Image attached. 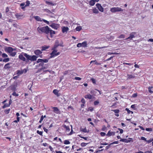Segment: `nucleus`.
I'll return each mask as SVG.
<instances>
[{
    "mask_svg": "<svg viewBox=\"0 0 153 153\" xmlns=\"http://www.w3.org/2000/svg\"><path fill=\"white\" fill-rule=\"evenodd\" d=\"M48 59H38L37 61V63H40L39 64L38 66H41V70H43L48 68V64H45L44 63H47L48 62Z\"/></svg>",
    "mask_w": 153,
    "mask_h": 153,
    "instance_id": "f257e3e1",
    "label": "nucleus"
},
{
    "mask_svg": "<svg viewBox=\"0 0 153 153\" xmlns=\"http://www.w3.org/2000/svg\"><path fill=\"white\" fill-rule=\"evenodd\" d=\"M50 28L48 26L40 27H39L37 28V30L39 32H40L44 33L47 34H49V31Z\"/></svg>",
    "mask_w": 153,
    "mask_h": 153,
    "instance_id": "f03ea898",
    "label": "nucleus"
},
{
    "mask_svg": "<svg viewBox=\"0 0 153 153\" xmlns=\"http://www.w3.org/2000/svg\"><path fill=\"white\" fill-rule=\"evenodd\" d=\"M52 50L53 51L52 52L50 53L51 56H50V58H52L53 57L56 56H57L60 54L59 52H57V51L56 50V49H54V48H52Z\"/></svg>",
    "mask_w": 153,
    "mask_h": 153,
    "instance_id": "7ed1b4c3",
    "label": "nucleus"
},
{
    "mask_svg": "<svg viewBox=\"0 0 153 153\" xmlns=\"http://www.w3.org/2000/svg\"><path fill=\"white\" fill-rule=\"evenodd\" d=\"M110 11L112 13H115L117 12H122L123 11V10L122 8L117 7H112L110 9Z\"/></svg>",
    "mask_w": 153,
    "mask_h": 153,
    "instance_id": "20e7f679",
    "label": "nucleus"
},
{
    "mask_svg": "<svg viewBox=\"0 0 153 153\" xmlns=\"http://www.w3.org/2000/svg\"><path fill=\"white\" fill-rule=\"evenodd\" d=\"M34 53L37 56H39V57L41 58L42 57V55L41 54L42 53V50L40 51L38 49L34 51Z\"/></svg>",
    "mask_w": 153,
    "mask_h": 153,
    "instance_id": "39448f33",
    "label": "nucleus"
},
{
    "mask_svg": "<svg viewBox=\"0 0 153 153\" xmlns=\"http://www.w3.org/2000/svg\"><path fill=\"white\" fill-rule=\"evenodd\" d=\"M24 56H25L26 58V62H28L29 60H30L31 56H30L26 53H22Z\"/></svg>",
    "mask_w": 153,
    "mask_h": 153,
    "instance_id": "423d86ee",
    "label": "nucleus"
},
{
    "mask_svg": "<svg viewBox=\"0 0 153 153\" xmlns=\"http://www.w3.org/2000/svg\"><path fill=\"white\" fill-rule=\"evenodd\" d=\"M59 102H62L63 104H67L68 101H66V99L64 97H62L61 98H59Z\"/></svg>",
    "mask_w": 153,
    "mask_h": 153,
    "instance_id": "0eeeda50",
    "label": "nucleus"
},
{
    "mask_svg": "<svg viewBox=\"0 0 153 153\" xmlns=\"http://www.w3.org/2000/svg\"><path fill=\"white\" fill-rule=\"evenodd\" d=\"M14 50H15V49H13L11 47H7L4 49V50L6 52L9 53L13 52Z\"/></svg>",
    "mask_w": 153,
    "mask_h": 153,
    "instance_id": "6e6552de",
    "label": "nucleus"
},
{
    "mask_svg": "<svg viewBox=\"0 0 153 153\" xmlns=\"http://www.w3.org/2000/svg\"><path fill=\"white\" fill-rule=\"evenodd\" d=\"M132 140V139L130 138H129L128 139H121L120 140V141L124 142L126 143H128L130 142Z\"/></svg>",
    "mask_w": 153,
    "mask_h": 153,
    "instance_id": "1a4fd4ad",
    "label": "nucleus"
},
{
    "mask_svg": "<svg viewBox=\"0 0 153 153\" xmlns=\"http://www.w3.org/2000/svg\"><path fill=\"white\" fill-rule=\"evenodd\" d=\"M27 70L26 69L23 70H18L17 71V74L19 75H21L23 74V73H26L27 72Z\"/></svg>",
    "mask_w": 153,
    "mask_h": 153,
    "instance_id": "9d476101",
    "label": "nucleus"
},
{
    "mask_svg": "<svg viewBox=\"0 0 153 153\" xmlns=\"http://www.w3.org/2000/svg\"><path fill=\"white\" fill-rule=\"evenodd\" d=\"M96 6L97 7L100 11L101 12H103V8L102 7L100 4L97 3L96 4Z\"/></svg>",
    "mask_w": 153,
    "mask_h": 153,
    "instance_id": "9b49d317",
    "label": "nucleus"
},
{
    "mask_svg": "<svg viewBox=\"0 0 153 153\" xmlns=\"http://www.w3.org/2000/svg\"><path fill=\"white\" fill-rule=\"evenodd\" d=\"M53 28L57 30L59 27V25L55 23H52L51 25H50Z\"/></svg>",
    "mask_w": 153,
    "mask_h": 153,
    "instance_id": "f8f14e48",
    "label": "nucleus"
},
{
    "mask_svg": "<svg viewBox=\"0 0 153 153\" xmlns=\"http://www.w3.org/2000/svg\"><path fill=\"white\" fill-rule=\"evenodd\" d=\"M24 56V55L22 54V53L21 54L19 55V58L23 61H25L26 62V59Z\"/></svg>",
    "mask_w": 153,
    "mask_h": 153,
    "instance_id": "ddd939ff",
    "label": "nucleus"
},
{
    "mask_svg": "<svg viewBox=\"0 0 153 153\" xmlns=\"http://www.w3.org/2000/svg\"><path fill=\"white\" fill-rule=\"evenodd\" d=\"M62 31L63 33H66L69 30V28L68 27L65 26L62 27Z\"/></svg>",
    "mask_w": 153,
    "mask_h": 153,
    "instance_id": "4468645a",
    "label": "nucleus"
},
{
    "mask_svg": "<svg viewBox=\"0 0 153 153\" xmlns=\"http://www.w3.org/2000/svg\"><path fill=\"white\" fill-rule=\"evenodd\" d=\"M59 46V41L58 40H56L54 45V46L53 48L54 49H56Z\"/></svg>",
    "mask_w": 153,
    "mask_h": 153,
    "instance_id": "2eb2a0df",
    "label": "nucleus"
},
{
    "mask_svg": "<svg viewBox=\"0 0 153 153\" xmlns=\"http://www.w3.org/2000/svg\"><path fill=\"white\" fill-rule=\"evenodd\" d=\"M39 57V56H36L35 55L31 56L30 61H35L36 60V59Z\"/></svg>",
    "mask_w": 153,
    "mask_h": 153,
    "instance_id": "dca6fc26",
    "label": "nucleus"
},
{
    "mask_svg": "<svg viewBox=\"0 0 153 153\" xmlns=\"http://www.w3.org/2000/svg\"><path fill=\"white\" fill-rule=\"evenodd\" d=\"M49 34L50 35L51 37L52 38L53 37V34H55V32L51 29H50L49 31Z\"/></svg>",
    "mask_w": 153,
    "mask_h": 153,
    "instance_id": "f3484780",
    "label": "nucleus"
},
{
    "mask_svg": "<svg viewBox=\"0 0 153 153\" xmlns=\"http://www.w3.org/2000/svg\"><path fill=\"white\" fill-rule=\"evenodd\" d=\"M127 75L128 76L127 79H133L135 77V76H134V75H133L128 74Z\"/></svg>",
    "mask_w": 153,
    "mask_h": 153,
    "instance_id": "a211bd4d",
    "label": "nucleus"
},
{
    "mask_svg": "<svg viewBox=\"0 0 153 153\" xmlns=\"http://www.w3.org/2000/svg\"><path fill=\"white\" fill-rule=\"evenodd\" d=\"M33 18L38 21H42V20H41V18L38 16H33Z\"/></svg>",
    "mask_w": 153,
    "mask_h": 153,
    "instance_id": "6ab92c4d",
    "label": "nucleus"
},
{
    "mask_svg": "<svg viewBox=\"0 0 153 153\" xmlns=\"http://www.w3.org/2000/svg\"><path fill=\"white\" fill-rule=\"evenodd\" d=\"M50 47V46H46L45 45L42 47V49L41 50L42 51H45L47 49H48Z\"/></svg>",
    "mask_w": 153,
    "mask_h": 153,
    "instance_id": "aec40b11",
    "label": "nucleus"
},
{
    "mask_svg": "<svg viewBox=\"0 0 153 153\" xmlns=\"http://www.w3.org/2000/svg\"><path fill=\"white\" fill-rule=\"evenodd\" d=\"M10 63H8L6 64L4 67V68L5 69H8L10 68V67L9 66Z\"/></svg>",
    "mask_w": 153,
    "mask_h": 153,
    "instance_id": "412c9836",
    "label": "nucleus"
},
{
    "mask_svg": "<svg viewBox=\"0 0 153 153\" xmlns=\"http://www.w3.org/2000/svg\"><path fill=\"white\" fill-rule=\"evenodd\" d=\"M92 96L90 94L86 95L85 96V98L86 99H91L92 98Z\"/></svg>",
    "mask_w": 153,
    "mask_h": 153,
    "instance_id": "4be33fe9",
    "label": "nucleus"
},
{
    "mask_svg": "<svg viewBox=\"0 0 153 153\" xmlns=\"http://www.w3.org/2000/svg\"><path fill=\"white\" fill-rule=\"evenodd\" d=\"M136 34V32H132L130 34V36L131 37V38L132 39L135 37V35Z\"/></svg>",
    "mask_w": 153,
    "mask_h": 153,
    "instance_id": "5701e85b",
    "label": "nucleus"
},
{
    "mask_svg": "<svg viewBox=\"0 0 153 153\" xmlns=\"http://www.w3.org/2000/svg\"><path fill=\"white\" fill-rule=\"evenodd\" d=\"M82 46L84 47H86L87 46V42L86 41L83 42L81 43Z\"/></svg>",
    "mask_w": 153,
    "mask_h": 153,
    "instance_id": "b1692460",
    "label": "nucleus"
},
{
    "mask_svg": "<svg viewBox=\"0 0 153 153\" xmlns=\"http://www.w3.org/2000/svg\"><path fill=\"white\" fill-rule=\"evenodd\" d=\"M15 15L16 18L18 19H20L21 18V17L22 16V15H20L18 13L15 14Z\"/></svg>",
    "mask_w": 153,
    "mask_h": 153,
    "instance_id": "393cba45",
    "label": "nucleus"
},
{
    "mask_svg": "<svg viewBox=\"0 0 153 153\" xmlns=\"http://www.w3.org/2000/svg\"><path fill=\"white\" fill-rule=\"evenodd\" d=\"M113 134V135H114V133L113 132H111L110 131H108V133L106 134V135L107 136H110L112 135Z\"/></svg>",
    "mask_w": 153,
    "mask_h": 153,
    "instance_id": "a878e982",
    "label": "nucleus"
},
{
    "mask_svg": "<svg viewBox=\"0 0 153 153\" xmlns=\"http://www.w3.org/2000/svg\"><path fill=\"white\" fill-rule=\"evenodd\" d=\"M80 130L84 132H88L87 131L86 127H85L84 128H80Z\"/></svg>",
    "mask_w": 153,
    "mask_h": 153,
    "instance_id": "bb28decb",
    "label": "nucleus"
},
{
    "mask_svg": "<svg viewBox=\"0 0 153 153\" xmlns=\"http://www.w3.org/2000/svg\"><path fill=\"white\" fill-rule=\"evenodd\" d=\"M95 2L94 0H91L90 1L89 4L91 6H93L95 4Z\"/></svg>",
    "mask_w": 153,
    "mask_h": 153,
    "instance_id": "cd10ccee",
    "label": "nucleus"
},
{
    "mask_svg": "<svg viewBox=\"0 0 153 153\" xmlns=\"http://www.w3.org/2000/svg\"><path fill=\"white\" fill-rule=\"evenodd\" d=\"M93 12L95 13H97L99 12L98 10L96 8H94L93 9Z\"/></svg>",
    "mask_w": 153,
    "mask_h": 153,
    "instance_id": "c85d7f7f",
    "label": "nucleus"
},
{
    "mask_svg": "<svg viewBox=\"0 0 153 153\" xmlns=\"http://www.w3.org/2000/svg\"><path fill=\"white\" fill-rule=\"evenodd\" d=\"M75 29L76 31H79L82 29V27L81 26H78Z\"/></svg>",
    "mask_w": 153,
    "mask_h": 153,
    "instance_id": "c756f323",
    "label": "nucleus"
},
{
    "mask_svg": "<svg viewBox=\"0 0 153 153\" xmlns=\"http://www.w3.org/2000/svg\"><path fill=\"white\" fill-rule=\"evenodd\" d=\"M94 62H95V64L97 65H100V63H98L96 60L94 61H91L90 62V64H91L92 63Z\"/></svg>",
    "mask_w": 153,
    "mask_h": 153,
    "instance_id": "7c9ffc66",
    "label": "nucleus"
},
{
    "mask_svg": "<svg viewBox=\"0 0 153 153\" xmlns=\"http://www.w3.org/2000/svg\"><path fill=\"white\" fill-rule=\"evenodd\" d=\"M153 88L152 86H150L148 88L149 91L151 93H153V91H151V89Z\"/></svg>",
    "mask_w": 153,
    "mask_h": 153,
    "instance_id": "2f4dec72",
    "label": "nucleus"
},
{
    "mask_svg": "<svg viewBox=\"0 0 153 153\" xmlns=\"http://www.w3.org/2000/svg\"><path fill=\"white\" fill-rule=\"evenodd\" d=\"M63 127L64 128H65V129L67 131H70V128H69L68 126H67L65 125L63 126Z\"/></svg>",
    "mask_w": 153,
    "mask_h": 153,
    "instance_id": "473e14b6",
    "label": "nucleus"
},
{
    "mask_svg": "<svg viewBox=\"0 0 153 153\" xmlns=\"http://www.w3.org/2000/svg\"><path fill=\"white\" fill-rule=\"evenodd\" d=\"M16 54V52H12L10 53V55L12 56H14Z\"/></svg>",
    "mask_w": 153,
    "mask_h": 153,
    "instance_id": "72a5a7b5",
    "label": "nucleus"
},
{
    "mask_svg": "<svg viewBox=\"0 0 153 153\" xmlns=\"http://www.w3.org/2000/svg\"><path fill=\"white\" fill-rule=\"evenodd\" d=\"M10 60L9 59V58H7L4 59L3 60V61L4 62H7L9 61Z\"/></svg>",
    "mask_w": 153,
    "mask_h": 153,
    "instance_id": "f704fd0d",
    "label": "nucleus"
},
{
    "mask_svg": "<svg viewBox=\"0 0 153 153\" xmlns=\"http://www.w3.org/2000/svg\"><path fill=\"white\" fill-rule=\"evenodd\" d=\"M53 108L54 109V111L55 112H57L59 111V110L57 107H54Z\"/></svg>",
    "mask_w": 153,
    "mask_h": 153,
    "instance_id": "c9c22d12",
    "label": "nucleus"
},
{
    "mask_svg": "<svg viewBox=\"0 0 153 153\" xmlns=\"http://www.w3.org/2000/svg\"><path fill=\"white\" fill-rule=\"evenodd\" d=\"M10 108L8 109H6L4 111V112L6 114H8L9 113V112L10 111Z\"/></svg>",
    "mask_w": 153,
    "mask_h": 153,
    "instance_id": "e433bc0d",
    "label": "nucleus"
},
{
    "mask_svg": "<svg viewBox=\"0 0 153 153\" xmlns=\"http://www.w3.org/2000/svg\"><path fill=\"white\" fill-rule=\"evenodd\" d=\"M125 37V36L123 34H121L118 37V38L120 39L124 38Z\"/></svg>",
    "mask_w": 153,
    "mask_h": 153,
    "instance_id": "4c0bfd02",
    "label": "nucleus"
},
{
    "mask_svg": "<svg viewBox=\"0 0 153 153\" xmlns=\"http://www.w3.org/2000/svg\"><path fill=\"white\" fill-rule=\"evenodd\" d=\"M59 92L56 89H54L53 91V93L56 95Z\"/></svg>",
    "mask_w": 153,
    "mask_h": 153,
    "instance_id": "58836bf2",
    "label": "nucleus"
},
{
    "mask_svg": "<svg viewBox=\"0 0 153 153\" xmlns=\"http://www.w3.org/2000/svg\"><path fill=\"white\" fill-rule=\"evenodd\" d=\"M64 143L65 144H68L70 143V142L68 140H66L64 141Z\"/></svg>",
    "mask_w": 153,
    "mask_h": 153,
    "instance_id": "ea45409f",
    "label": "nucleus"
},
{
    "mask_svg": "<svg viewBox=\"0 0 153 153\" xmlns=\"http://www.w3.org/2000/svg\"><path fill=\"white\" fill-rule=\"evenodd\" d=\"M115 113H118L119 112V109H115L112 110Z\"/></svg>",
    "mask_w": 153,
    "mask_h": 153,
    "instance_id": "a19ab883",
    "label": "nucleus"
},
{
    "mask_svg": "<svg viewBox=\"0 0 153 153\" xmlns=\"http://www.w3.org/2000/svg\"><path fill=\"white\" fill-rule=\"evenodd\" d=\"M88 143H81V146L82 147H84Z\"/></svg>",
    "mask_w": 153,
    "mask_h": 153,
    "instance_id": "79ce46f5",
    "label": "nucleus"
},
{
    "mask_svg": "<svg viewBox=\"0 0 153 153\" xmlns=\"http://www.w3.org/2000/svg\"><path fill=\"white\" fill-rule=\"evenodd\" d=\"M91 80L92 82L94 84H96V80L95 79L92 78L91 79Z\"/></svg>",
    "mask_w": 153,
    "mask_h": 153,
    "instance_id": "37998d69",
    "label": "nucleus"
},
{
    "mask_svg": "<svg viewBox=\"0 0 153 153\" xmlns=\"http://www.w3.org/2000/svg\"><path fill=\"white\" fill-rule=\"evenodd\" d=\"M42 131H39V130H37V133L39 134L40 135H42Z\"/></svg>",
    "mask_w": 153,
    "mask_h": 153,
    "instance_id": "c03bdc74",
    "label": "nucleus"
},
{
    "mask_svg": "<svg viewBox=\"0 0 153 153\" xmlns=\"http://www.w3.org/2000/svg\"><path fill=\"white\" fill-rule=\"evenodd\" d=\"M2 56L3 57H7L8 56L7 54L5 53H3L2 54Z\"/></svg>",
    "mask_w": 153,
    "mask_h": 153,
    "instance_id": "a18cd8bd",
    "label": "nucleus"
},
{
    "mask_svg": "<svg viewBox=\"0 0 153 153\" xmlns=\"http://www.w3.org/2000/svg\"><path fill=\"white\" fill-rule=\"evenodd\" d=\"M99 103V102L97 101H95L94 102V105H97Z\"/></svg>",
    "mask_w": 153,
    "mask_h": 153,
    "instance_id": "49530a36",
    "label": "nucleus"
},
{
    "mask_svg": "<svg viewBox=\"0 0 153 153\" xmlns=\"http://www.w3.org/2000/svg\"><path fill=\"white\" fill-rule=\"evenodd\" d=\"M26 4L25 5V7H26V6H29V4H30V2L28 1H27L26 2Z\"/></svg>",
    "mask_w": 153,
    "mask_h": 153,
    "instance_id": "de8ad7c7",
    "label": "nucleus"
},
{
    "mask_svg": "<svg viewBox=\"0 0 153 153\" xmlns=\"http://www.w3.org/2000/svg\"><path fill=\"white\" fill-rule=\"evenodd\" d=\"M93 108L92 107H91L88 108V111H92L93 110Z\"/></svg>",
    "mask_w": 153,
    "mask_h": 153,
    "instance_id": "09e8293b",
    "label": "nucleus"
},
{
    "mask_svg": "<svg viewBox=\"0 0 153 153\" xmlns=\"http://www.w3.org/2000/svg\"><path fill=\"white\" fill-rule=\"evenodd\" d=\"M10 106L8 105V104H5L3 106V108H4L6 107H9Z\"/></svg>",
    "mask_w": 153,
    "mask_h": 153,
    "instance_id": "8fccbe9b",
    "label": "nucleus"
},
{
    "mask_svg": "<svg viewBox=\"0 0 153 153\" xmlns=\"http://www.w3.org/2000/svg\"><path fill=\"white\" fill-rule=\"evenodd\" d=\"M42 21H43L44 22L46 23L48 25L49 24V22L45 19H43Z\"/></svg>",
    "mask_w": 153,
    "mask_h": 153,
    "instance_id": "3c124183",
    "label": "nucleus"
},
{
    "mask_svg": "<svg viewBox=\"0 0 153 153\" xmlns=\"http://www.w3.org/2000/svg\"><path fill=\"white\" fill-rule=\"evenodd\" d=\"M152 141H153V138H150L149 140H147V141L148 143H149Z\"/></svg>",
    "mask_w": 153,
    "mask_h": 153,
    "instance_id": "603ef678",
    "label": "nucleus"
},
{
    "mask_svg": "<svg viewBox=\"0 0 153 153\" xmlns=\"http://www.w3.org/2000/svg\"><path fill=\"white\" fill-rule=\"evenodd\" d=\"M12 95L14 96H15L16 97L18 96V94H17L15 92H14L12 94Z\"/></svg>",
    "mask_w": 153,
    "mask_h": 153,
    "instance_id": "864d4df0",
    "label": "nucleus"
},
{
    "mask_svg": "<svg viewBox=\"0 0 153 153\" xmlns=\"http://www.w3.org/2000/svg\"><path fill=\"white\" fill-rule=\"evenodd\" d=\"M146 130L147 131H152V128H146Z\"/></svg>",
    "mask_w": 153,
    "mask_h": 153,
    "instance_id": "5fc2aeb1",
    "label": "nucleus"
},
{
    "mask_svg": "<svg viewBox=\"0 0 153 153\" xmlns=\"http://www.w3.org/2000/svg\"><path fill=\"white\" fill-rule=\"evenodd\" d=\"M75 79L76 80H80L81 79V78L79 77H76L75 78Z\"/></svg>",
    "mask_w": 153,
    "mask_h": 153,
    "instance_id": "6e6d98bb",
    "label": "nucleus"
},
{
    "mask_svg": "<svg viewBox=\"0 0 153 153\" xmlns=\"http://www.w3.org/2000/svg\"><path fill=\"white\" fill-rule=\"evenodd\" d=\"M46 3L47 4H51V5H53V4L51 2H49V1H46Z\"/></svg>",
    "mask_w": 153,
    "mask_h": 153,
    "instance_id": "4d7b16f0",
    "label": "nucleus"
},
{
    "mask_svg": "<svg viewBox=\"0 0 153 153\" xmlns=\"http://www.w3.org/2000/svg\"><path fill=\"white\" fill-rule=\"evenodd\" d=\"M45 10L46 12L48 13H51V11L48 9H45Z\"/></svg>",
    "mask_w": 153,
    "mask_h": 153,
    "instance_id": "13d9d810",
    "label": "nucleus"
},
{
    "mask_svg": "<svg viewBox=\"0 0 153 153\" xmlns=\"http://www.w3.org/2000/svg\"><path fill=\"white\" fill-rule=\"evenodd\" d=\"M63 43L62 41H61V42L59 43V46H61V47H63L64 46L63 45Z\"/></svg>",
    "mask_w": 153,
    "mask_h": 153,
    "instance_id": "bf43d9fd",
    "label": "nucleus"
},
{
    "mask_svg": "<svg viewBox=\"0 0 153 153\" xmlns=\"http://www.w3.org/2000/svg\"><path fill=\"white\" fill-rule=\"evenodd\" d=\"M100 135L102 136H104L105 135V133L103 132H101L100 133Z\"/></svg>",
    "mask_w": 153,
    "mask_h": 153,
    "instance_id": "052dcab7",
    "label": "nucleus"
},
{
    "mask_svg": "<svg viewBox=\"0 0 153 153\" xmlns=\"http://www.w3.org/2000/svg\"><path fill=\"white\" fill-rule=\"evenodd\" d=\"M111 144H110L108 146H106V147H105V150H107V149H109L110 147V146Z\"/></svg>",
    "mask_w": 153,
    "mask_h": 153,
    "instance_id": "680f3d73",
    "label": "nucleus"
},
{
    "mask_svg": "<svg viewBox=\"0 0 153 153\" xmlns=\"http://www.w3.org/2000/svg\"><path fill=\"white\" fill-rule=\"evenodd\" d=\"M141 139L142 140H145L147 142V140H146V139L144 137H141Z\"/></svg>",
    "mask_w": 153,
    "mask_h": 153,
    "instance_id": "e2e57ef3",
    "label": "nucleus"
},
{
    "mask_svg": "<svg viewBox=\"0 0 153 153\" xmlns=\"http://www.w3.org/2000/svg\"><path fill=\"white\" fill-rule=\"evenodd\" d=\"M106 127H105V126H103L102 129V130L104 131L106 129Z\"/></svg>",
    "mask_w": 153,
    "mask_h": 153,
    "instance_id": "0e129e2a",
    "label": "nucleus"
},
{
    "mask_svg": "<svg viewBox=\"0 0 153 153\" xmlns=\"http://www.w3.org/2000/svg\"><path fill=\"white\" fill-rule=\"evenodd\" d=\"M43 129L45 132L46 133H48V130L46 128L44 127H43Z\"/></svg>",
    "mask_w": 153,
    "mask_h": 153,
    "instance_id": "69168bd1",
    "label": "nucleus"
},
{
    "mask_svg": "<svg viewBox=\"0 0 153 153\" xmlns=\"http://www.w3.org/2000/svg\"><path fill=\"white\" fill-rule=\"evenodd\" d=\"M137 93H135V94H133L132 97H137Z\"/></svg>",
    "mask_w": 153,
    "mask_h": 153,
    "instance_id": "338daca9",
    "label": "nucleus"
},
{
    "mask_svg": "<svg viewBox=\"0 0 153 153\" xmlns=\"http://www.w3.org/2000/svg\"><path fill=\"white\" fill-rule=\"evenodd\" d=\"M118 129L120 131V134H122L123 132V130L122 129H120V128H118Z\"/></svg>",
    "mask_w": 153,
    "mask_h": 153,
    "instance_id": "774afa93",
    "label": "nucleus"
}]
</instances>
